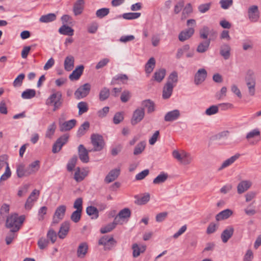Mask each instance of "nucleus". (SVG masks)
Wrapping results in <instances>:
<instances>
[{
    "mask_svg": "<svg viewBox=\"0 0 261 261\" xmlns=\"http://www.w3.org/2000/svg\"><path fill=\"white\" fill-rule=\"evenodd\" d=\"M165 74L166 70L165 69H160L154 72L153 78L156 82L160 83L164 79Z\"/></svg>",
    "mask_w": 261,
    "mask_h": 261,
    "instance_id": "obj_39",
    "label": "nucleus"
},
{
    "mask_svg": "<svg viewBox=\"0 0 261 261\" xmlns=\"http://www.w3.org/2000/svg\"><path fill=\"white\" fill-rule=\"evenodd\" d=\"M124 119L123 112H117L113 117V122L115 124H118L123 121Z\"/></svg>",
    "mask_w": 261,
    "mask_h": 261,
    "instance_id": "obj_61",
    "label": "nucleus"
},
{
    "mask_svg": "<svg viewBox=\"0 0 261 261\" xmlns=\"http://www.w3.org/2000/svg\"><path fill=\"white\" fill-rule=\"evenodd\" d=\"M210 32V29L207 26H204L199 32L200 37L201 39H206L207 38Z\"/></svg>",
    "mask_w": 261,
    "mask_h": 261,
    "instance_id": "obj_62",
    "label": "nucleus"
},
{
    "mask_svg": "<svg viewBox=\"0 0 261 261\" xmlns=\"http://www.w3.org/2000/svg\"><path fill=\"white\" fill-rule=\"evenodd\" d=\"M232 213V211L229 209L223 210L216 215V219L218 221L226 219L231 216Z\"/></svg>",
    "mask_w": 261,
    "mask_h": 261,
    "instance_id": "obj_29",
    "label": "nucleus"
},
{
    "mask_svg": "<svg viewBox=\"0 0 261 261\" xmlns=\"http://www.w3.org/2000/svg\"><path fill=\"white\" fill-rule=\"evenodd\" d=\"M27 169L25 168L24 165L23 164L19 165L16 169L17 175L18 177L29 176V174L27 173Z\"/></svg>",
    "mask_w": 261,
    "mask_h": 261,
    "instance_id": "obj_48",
    "label": "nucleus"
},
{
    "mask_svg": "<svg viewBox=\"0 0 261 261\" xmlns=\"http://www.w3.org/2000/svg\"><path fill=\"white\" fill-rule=\"evenodd\" d=\"M25 219L24 216H18L17 214H13L8 217L6 220L7 227L13 229V231H17Z\"/></svg>",
    "mask_w": 261,
    "mask_h": 261,
    "instance_id": "obj_1",
    "label": "nucleus"
},
{
    "mask_svg": "<svg viewBox=\"0 0 261 261\" xmlns=\"http://www.w3.org/2000/svg\"><path fill=\"white\" fill-rule=\"evenodd\" d=\"M155 66V60L154 58H150L146 63L145 68L147 73H150L154 68Z\"/></svg>",
    "mask_w": 261,
    "mask_h": 261,
    "instance_id": "obj_40",
    "label": "nucleus"
},
{
    "mask_svg": "<svg viewBox=\"0 0 261 261\" xmlns=\"http://www.w3.org/2000/svg\"><path fill=\"white\" fill-rule=\"evenodd\" d=\"M141 106L140 108H143V110L145 109H147L148 113H150L154 111V104L149 99L143 101Z\"/></svg>",
    "mask_w": 261,
    "mask_h": 261,
    "instance_id": "obj_34",
    "label": "nucleus"
},
{
    "mask_svg": "<svg viewBox=\"0 0 261 261\" xmlns=\"http://www.w3.org/2000/svg\"><path fill=\"white\" fill-rule=\"evenodd\" d=\"M234 229L232 226H228L224 229L221 233V238L223 243H226L228 240L232 236Z\"/></svg>",
    "mask_w": 261,
    "mask_h": 261,
    "instance_id": "obj_21",
    "label": "nucleus"
},
{
    "mask_svg": "<svg viewBox=\"0 0 261 261\" xmlns=\"http://www.w3.org/2000/svg\"><path fill=\"white\" fill-rule=\"evenodd\" d=\"M128 78L127 75L125 74H119L115 76L112 80V84H119L118 81H120L122 84H126Z\"/></svg>",
    "mask_w": 261,
    "mask_h": 261,
    "instance_id": "obj_32",
    "label": "nucleus"
},
{
    "mask_svg": "<svg viewBox=\"0 0 261 261\" xmlns=\"http://www.w3.org/2000/svg\"><path fill=\"white\" fill-rule=\"evenodd\" d=\"M77 160V158L76 156H73L69 161L67 165V170L69 171H71L74 168L76 161Z\"/></svg>",
    "mask_w": 261,
    "mask_h": 261,
    "instance_id": "obj_63",
    "label": "nucleus"
},
{
    "mask_svg": "<svg viewBox=\"0 0 261 261\" xmlns=\"http://www.w3.org/2000/svg\"><path fill=\"white\" fill-rule=\"evenodd\" d=\"M207 76V72L204 68L199 69L194 76V83L196 85H199L203 83Z\"/></svg>",
    "mask_w": 261,
    "mask_h": 261,
    "instance_id": "obj_13",
    "label": "nucleus"
},
{
    "mask_svg": "<svg viewBox=\"0 0 261 261\" xmlns=\"http://www.w3.org/2000/svg\"><path fill=\"white\" fill-rule=\"evenodd\" d=\"M77 108L79 110V114L82 115L87 112L88 110V104L86 102L81 101L77 104Z\"/></svg>",
    "mask_w": 261,
    "mask_h": 261,
    "instance_id": "obj_53",
    "label": "nucleus"
},
{
    "mask_svg": "<svg viewBox=\"0 0 261 261\" xmlns=\"http://www.w3.org/2000/svg\"><path fill=\"white\" fill-rule=\"evenodd\" d=\"M91 85L86 83L80 86L75 92L74 95L76 99H80L86 97L90 92Z\"/></svg>",
    "mask_w": 261,
    "mask_h": 261,
    "instance_id": "obj_7",
    "label": "nucleus"
},
{
    "mask_svg": "<svg viewBox=\"0 0 261 261\" xmlns=\"http://www.w3.org/2000/svg\"><path fill=\"white\" fill-rule=\"evenodd\" d=\"M252 185V182L249 180H243L238 185L237 189L239 194H241L249 189Z\"/></svg>",
    "mask_w": 261,
    "mask_h": 261,
    "instance_id": "obj_14",
    "label": "nucleus"
},
{
    "mask_svg": "<svg viewBox=\"0 0 261 261\" xmlns=\"http://www.w3.org/2000/svg\"><path fill=\"white\" fill-rule=\"evenodd\" d=\"M175 85L166 83L163 89L162 97L164 99H168L171 96Z\"/></svg>",
    "mask_w": 261,
    "mask_h": 261,
    "instance_id": "obj_23",
    "label": "nucleus"
},
{
    "mask_svg": "<svg viewBox=\"0 0 261 261\" xmlns=\"http://www.w3.org/2000/svg\"><path fill=\"white\" fill-rule=\"evenodd\" d=\"M25 77V75L23 73L20 74L15 79L13 83V85L15 87H20L23 82V80H24Z\"/></svg>",
    "mask_w": 261,
    "mask_h": 261,
    "instance_id": "obj_59",
    "label": "nucleus"
},
{
    "mask_svg": "<svg viewBox=\"0 0 261 261\" xmlns=\"http://www.w3.org/2000/svg\"><path fill=\"white\" fill-rule=\"evenodd\" d=\"M109 12L110 10L109 8H101L96 11V15L98 18H102L108 15Z\"/></svg>",
    "mask_w": 261,
    "mask_h": 261,
    "instance_id": "obj_58",
    "label": "nucleus"
},
{
    "mask_svg": "<svg viewBox=\"0 0 261 261\" xmlns=\"http://www.w3.org/2000/svg\"><path fill=\"white\" fill-rule=\"evenodd\" d=\"M218 106L212 105L205 110V114L207 116H211L218 113Z\"/></svg>",
    "mask_w": 261,
    "mask_h": 261,
    "instance_id": "obj_54",
    "label": "nucleus"
},
{
    "mask_svg": "<svg viewBox=\"0 0 261 261\" xmlns=\"http://www.w3.org/2000/svg\"><path fill=\"white\" fill-rule=\"evenodd\" d=\"M82 212V211L79 210L74 211L71 215V220L74 223L79 222L81 218Z\"/></svg>",
    "mask_w": 261,
    "mask_h": 261,
    "instance_id": "obj_57",
    "label": "nucleus"
},
{
    "mask_svg": "<svg viewBox=\"0 0 261 261\" xmlns=\"http://www.w3.org/2000/svg\"><path fill=\"white\" fill-rule=\"evenodd\" d=\"M187 25L189 28L182 31L178 35V39L181 42L188 40L194 34L195 32V27L196 25L195 20L193 19L188 20Z\"/></svg>",
    "mask_w": 261,
    "mask_h": 261,
    "instance_id": "obj_3",
    "label": "nucleus"
},
{
    "mask_svg": "<svg viewBox=\"0 0 261 261\" xmlns=\"http://www.w3.org/2000/svg\"><path fill=\"white\" fill-rule=\"evenodd\" d=\"M146 145V144L145 141H143L139 143L134 148L133 152L134 154L138 155L141 154L145 149Z\"/></svg>",
    "mask_w": 261,
    "mask_h": 261,
    "instance_id": "obj_46",
    "label": "nucleus"
},
{
    "mask_svg": "<svg viewBox=\"0 0 261 261\" xmlns=\"http://www.w3.org/2000/svg\"><path fill=\"white\" fill-rule=\"evenodd\" d=\"M180 116V112L178 110H174L168 112L165 116L164 120L167 122L174 121L178 118Z\"/></svg>",
    "mask_w": 261,
    "mask_h": 261,
    "instance_id": "obj_24",
    "label": "nucleus"
},
{
    "mask_svg": "<svg viewBox=\"0 0 261 261\" xmlns=\"http://www.w3.org/2000/svg\"><path fill=\"white\" fill-rule=\"evenodd\" d=\"M74 59L73 56H68L66 57L64 63L65 70L67 71L72 70L74 67Z\"/></svg>",
    "mask_w": 261,
    "mask_h": 261,
    "instance_id": "obj_28",
    "label": "nucleus"
},
{
    "mask_svg": "<svg viewBox=\"0 0 261 261\" xmlns=\"http://www.w3.org/2000/svg\"><path fill=\"white\" fill-rule=\"evenodd\" d=\"M47 207L45 206L41 207L38 210V219L39 221H42L44 219V216L46 214Z\"/></svg>",
    "mask_w": 261,
    "mask_h": 261,
    "instance_id": "obj_60",
    "label": "nucleus"
},
{
    "mask_svg": "<svg viewBox=\"0 0 261 261\" xmlns=\"http://www.w3.org/2000/svg\"><path fill=\"white\" fill-rule=\"evenodd\" d=\"M85 176L86 175L84 172H81L80 168L79 167H77L76 169L74 178L76 181L80 182L82 181L84 179Z\"/></svg>",
    "mask_w": 261,
    "mask_h": 261,
    "instance_id": "obj_56",
    "label": "nucleus"
},
{
    "mask_svg": "<svg viewBox=\"0 0 261 261\" xmlns=\"http://www.w3.org/2000/svg\"><path fill=\"white\" fill-rule=\"evenodd\" d=\"M56 129V123L55 122H53L48 126L45 134V137L49 139L51 138L55 132Z\"/></svg>",
    "mask_w": 261,
    "mask_h": 261,
    "instance_id": "obj_50",
    "label": "nucleus"
},
{
    "mask_svg": "<svg viewBox=\"0 0 261 261\" xmlns=\"http://www.w3.org/2000/svg\"><path fill=\"white\" fill-rule=\"evenodd\" d=\"M91 143L93 148L90 151H100L105 145L103 137L99 134H93L91 136Z\"/></svg>",
    "mask_w": 261,
    "mask_h": 261,
    "instance_id": "obj_4",
    "label": "nucleus"
},
{
    "mask_svg": "<svg viewBox=\"0 0 261 261\" xmlns=\"http://www.w3.org/2000/svg\"><path fill=\"white\" fill-rule=\"evenodd\" d=\"M145 115V111L143 108H138L133 113L132 118L131 119V123L135 125L140 122L144 118Z\"/></svg>",
    "mask_w": 261,
    "mask_h": 261,
    "instance_id": "obj_11",
    "label": "nucleus"
},
{
    "mask_svg": "<svg viewBox=\"0 0 261 261\" xmlns=\"http://www.w3.org/2000/svg\"><path fill=\"white\" fill-rule=\"evenodd\" d=\"M117 225H118V223L115 222V220H114V221L112 223H109L107 225L101 227L100 230V232L101 233L109 232L111 231L114 228H115Z\"/></svg>",
    "mask_w": 261,
    "mask_h": 261,
    "instance_id": "obj_43",
    "label": "nucleus"
},
{
    "mask_svg": "<svg viewBox=\"0 0 261 261\" xmlns=\"http://www.w3.org/2000/svg\"><path fill=\"white\" fill-rule=\"evenodd\" d=\"M36 95V91L34 89H28L24 91L21 94V97L23 99H31Z\"/></svg>",
    "mask_w": 261,
    "mask_h": 261,
    "instance_id": "obj_45",
    "label": "nucleus"
},
{
    "mask_svg": "<svg viewBox=\"0 0 261 261\" xmlns=\"http://www.w3.org/2000/svg\"><path fill=\"white\" fill-rule=\"evenodd\" d=\"M141 16L139 12H130L124 13L122 17L125 19L132 20L139 18Z\"/></svg>",
    "mask_w": 261,
    "mask_h": 261,
    "instance_id": "obj_51",
    "label": "nucleus"
},
{
    "mask_svg": "<svg viewBox=\"0 0 261 261\" xmlns=\"http://www.w3.org/2000/svg\"><path fill=\"white\" fill-rule=\"evenodd\" d=\"M116 244V241L112 236L109 237L105 236L102 237L98 241V244L104 246V249L110 250Z\"/></svg>",
    "mask_w": 261,
    "mask_h": 261,
    "instance_id": "obj_6",
    "label": "nucleus"
},
{
    "mask_svg": "<svg viewBox=\"0 0 261 261\" xmlns=\"http://www.w3.org/2000/svg\"><path fill=\"white\" fill-rule=\"evenodd\" d=\"M79 155L81 161L83 163H88L89 161L88 155V151L82 144L79 145L78 147Z\"/></svg>",
    "mask_w": 261,
    "mask_h": 261,
    "instance_id": "obj_16",
    "label": "nucleus"
},
{
    "mask_svg": "<svg viewBox=\"0 0 261 261\" xmlns=\"http://www.w3.org/2000/svg\"><path fill=\"white\" fill-rule=\"evenodd\" d=\"M178 81V74L177 72H172L169 76L166 83H169L171 85H175Z\"/></svg>",
    "mask_w": 261,
    "mask_h": 261,
    "instance_id": "obj_55",
    "label": "nucleus"
},
{
    "mask_svg": "<svg viewBox=\"0 0 261 261\" xmlns=\"http://www.w3.org/2000/svg\"><path fill=\"white\" fill-rule=\"evenodd\" d=\"M260 138V133L258 128L254 129L247 133L246 138L249 142V143L254 145L257 143Z\"/></svg>",
    "mask_w": 261,
    "mask_h": 261,
    "instance_id": "obj_8",
    "label": "nucleus"
},
{
    "mask_svg": "<svg viewBox=\"0 0 261 261\" xmlns=\"http://www.w3.org/2000/svg\"><path fill=\"white\" fill-rule=\"evenodd\" d=\"M84 0H77L73 6V12L75 15L81 14L84 9Z\"/></svg>",
    "mask_w": 261,
    "mask_h": 261,
    "instance_id": "obj_31",
    "label": "nucleus"
},
{
    "mask_svg": "<svg viewBox=\"0 0 261 261\" xmlns=\"http://www.w3.org/2000/svg\"><path fill=\"white\" fill-rule=\"evenodd\" d=\"M240 154L239 153L236 154L235 155L232 156L230 158L224 161L221 166L218 168V170L220 171L224 168H225L230 165H231L232 164H233L240 157Z\"/></svg>",
    "mask_w": 261,
    "mask_h": 261,
    "instance_id": "obj_26",
    "label": "nucleus"
},
{
    "mask_svg": "<svg viewBox=\"0 0 261 261\" xmlns=\"http://www.w3.org/2000/svg\"><path fill=\"white\" fill-rule=\"evenodd\" d=\"M210 44V39L205 41L200 42L197 46L196 51L199 53H203L206 52L209 47Z\"/></svg>",
    "mask_w": 261,
    "mask_h": 261,
    "instance_id": "obj_36",
    "label": "nucleus"
},
{
    "mask_svg": "<svg viewBox=\"0 0 261 261\" xmlns=\"http://www.w3.org/2000/svg\"><path fill=\"white\" fill-rule=\"evenodd\" d=\"M230 47L226 43L222 44L220 49V54L225 60H227L230 56Z\"/></svg>",
    "mask_w": 261,
    "mask_h": 261,
    "instance_id": "obj_25",
    "label": "nucleus"
},
{
    "mask_svg": "<svg viewBox=\"0 0 261 261\" xmlns=\"http://www.w3.org/2000/svg\"><path fill=\"white\" fill-rule=\"evenodd\" d=\"M110 95V90L108 88L104 87L100 91L99 98L100 101L106 100Z\"/></svg>",
    "mask_w": 261,
    "mask_h": 261,
    "instance_id": "obj_52",
    "label": "nucleus"
},
{
    "mask_svg": "<svg viewBox=\"0 0 261 261\" xmlns=\"http://www.w3.org/2000/svg\"><path fill=\"white\" fill-rule=\"evenodd\" d=\"M180 163L184 165H188L192 163L193 161V156L189 152L182 150V156Z\"/></svg>",
    "mask_w": 261,
    "mask_h": 261,
    "instance_id": "obj_30",
    "label": "nucleus"
},
{
    "mask_svg": "<svg viewBox=\"0 0 261 261\" xmlns=\"http://www.w3.org/2000/svg\"><path fill=\"white\" fill-rule=\"evenodd\" d=\"M248 13L251 21L256 22L257 21L259 17V12L257 6L253 5L250 7L248 9Z\"/></svg>",
    "mask_w": 261,
    "mask_h": 261,
    "instance_id": "obj_15",
    "label": "nucleus"
},
{
    "mask_svg": "<svg viewBox=\"0 0 261 261\" xmlns=\"http://www.w3.org/2000/svg\"><path fill=\"white\" fill-rule=\"evenodd\" d=\"M87 215L91 217L93 219H96L99 216L98 209L93 206H89L86 208Z\"/></svg>",
    "mask_w": 261,
    "mask_h": 261,
    "instance_id": "obj_35",
    "label": "nucleus"
},
{
    "mask_svg": "<svg viewBox=\"0 0 261 261\" xmlns=\"http://www.w3.org/2000/svg\"><path fill=\"white\" fill-rule=\"evenodd\" d=\"M131 216V211L128 208H124L121 210L115 217L114 220L118 224H122L123 220L128 219Z\"/></svg>",
    "mask_w": 261,
    "mask_h": 261,
    "instance_id": "obj_10",
    "label": "nucleus"
},
{
    "mask_svg": "<svg viewBox=\"0 0 261 261\" xmlns=\"http://www.w3.org/2000/svg\"><path fill=\"white\" fill-rule=\"evenodd\" d=\"M68 138V135H64L58 138L53 145V152L54 153L58 152L61 149L62 146L67 143Z\"/></svg>",
    "mask_w": 261,
    "mask_h": 261,
    "instance_id": "obj_9",
    "label": "nucleus"
},
{
    "mask_svg": "<svg viewBox=\"0 0 261 261\" xmlns=\"http://www.w3.org/2000/svg\"><path fill=\"white\" fill-rule=\"evenodd\" d=\"M39 194L40 192L39 190L35 189L33 191L25 203L24 206L25 209L30 210L32 208L34 204V202L38 199Z\"/></svg>",
    "mask_w": 261,
    "mask_h": 261,
    "instance_id": "obj_12",
    "label": "nucleus"
},
{
    "mask_svg": "<svg viewBox=\"0 0 261 261\" xmlns=\"http://www.w3.org/2000/svg\"><path fill=\"white\" fill-rule=\"evenodd\" d=\"M88 250V245L86 242L80 243L77 247L76 255L77 257L83 258L87 254Z\"/></svg>",
    "mask_w": 261,
    "mask_h": 261,
    "instance_id": "obj_19",
    "label": "nucleus"
},
{
    "mask_svg": "<svg viewBox=\"0 0 261 261\" xmlns=\"http://www.w3.org/2000/svg\"><path fill=\"white\" fill-rule=\"evenodd\" d=\"M90 127V123L88 121H85L82 124L80 127L79 128L77 132V136L79 137L85 135L86 132L89 129Z\"/></svg>",
    "mask_w": 261,
    "mask_h": 261,
    "instance_id": "obj_42",
    "label": "nucleus"
},
{
    "mask_svg": "<svg viewBox=\"0 0 261 261\" xmlns=\"http://www.w3.org/2000/svg\"><path fill=\"white\" fill-rule=\"evenodd\" d=\"M70 228V223L65 221L61 225L59 231L58 233V237L61 239H64L67 235Z\"/></svg>",
    "mask_w": 261,
    "mask_h": 261,
    "instance_id": "obj_17",
    "label": "nucleus"
},
{
    "mask_svg": "<svg viewBox=\"0 0 261 261\" xmlns=\"http://www.w3.org/2000/svg\"><path fill=\"white\" fill-rule=\"evenodd\" d=\"M40 168V162L36 160L30 164L27 167V173L29 175L34 174L38 171Z\"/></svg>",
    "mask_w": 261,
    "mask_h": 261,
    "instance_id": "obj_27",
    "label": "nucleus"
},
{
    "mask_svg": "<svg viewBox=\"0 0 261 261\" xmlns=\"http://www.w3.org/2000/svg\"><path fill=\"white\" fill-rule=\"evenodd\" d=\"M245 83L256 82V77L255 72L251 69L247 71L245 76Z\"/></svg>",
    "mask_w": 261,
    "mask_h": 261,
    "instance_id": "obj_44",
    "label": "nucleus"
},
{
    "mask_svg": "<svg viewBox=\"0 0 261 261\" xmlns=\"http://www.w3.org/2000/svg\"><path fill=\"white\" fill-rule=\"evenodd\" d=\"M66 206L61 205L57 207L53 216L52 224H58L62 220L65 214Z\"/></svg>",
    "mask_w": 261,
    "mask_h": 261,
    "instance_id": "obj_5",
    "label": "nucleus"
},
{
    "mask_svg": "<svg viewBox=\"0 0 261 261\" xmlns=\"http://www.w3.org/2000/svg\"><path fill=\"white\" fill-rule=\"evenodd\" d=\"M59 32L62 35L71 36L73 35L74 30L71 27L64 24L59 28Z\"/></svg>",
    "mask_w": 261,
    "mask_h": 261,
    "instance_id": "obj_37",
    "label": "nucleus"
},
{
    "mask_svg": "<svg viewBox=\"0 0 261 261\" xmlns=\"http://www.w3.org/2000/svg\"><path fill=\"white\" fill-rule=\"evenodd\" d=\"M84 69L83 65L77 66L69 75V78L71 81L77 80L82 74Z\"/></svg>",
    "mask_w": 261,
    "mask_h": 261,
    "instance_id": "obj_22",
    "label": "nucleus"
},
{
    "mask_svg": "<svg viewBox=\"0 0 261 261\" xmlns=\"http://www.w3.org/2000/svg\"><path fill=\"white\" fill-rule=\"evenodd\" d=\"M63 103V99L62 93L60 91L53 93L46 99L45 102L47 106H53V111H56L61 108Z\"/></svg>",
    "mask_w": 261,
    "mask_h": 261,
    "instance_id": "obj_2",
    "label": "nucleus"
},
{
    "mask_svg": "<svg viewBox=\"0 0 261 261\" xmlns=\"http://www.w3.org/2000/svg\"><path fill=\"white\" fill-rule=\"evenodd\" d=\"M168 177L167 173L162 172L158 175L153 180V183L155 185L161 184L165 182Z\"/></svg>",
    "mask_w": 261,
    "mask_h": 261,
    "instance_id": "obj_41",
    "label": "nucleus"
},
{
    "mask_svg": "<svg viewBox=\"0 0 261 261\" xmlns=\"http://www.w3.org/2000/svg\"><path fill=\"white\" fill-rule=\"evenodd\" d=\"M120 170L119 169H114L111 170L105 178V182L109 184L113 182L117 178L120 174Z\"/></svg>",
    "mask_w": 261,
    "mask_h": 261,
    "instance_id": "obj_18",
    "label": "nucleus"
},
{
    "mask_svg": "<svg viewBox=\"0 0 261 261\" xmlns=\"http://www.w3.org/2000/svg\"><path fill=\"white\" fill-rule=\"evenodd\" d=\"M248 89V95L250 96H253L255 94L256 82L246 83Z\"/></svg>",
    "mask_w": 261,
    "mask_h": 261,
    "instance_id": "obj_49",
    "label": "nucleus"
},
{
    "mask_svg": "<svg viewBox=\"0 0 261 261\" xmlns=\"http://www.w3.org/2000/svg\"><path fill=\"white\" fill-rule=\"evenodd\" d=\"M255 201L250 203L244 210L245 214L248 216H253L256 213L255 206L254 205Z\"/></svg>",
    "mask_w": 261,
    "mask_h": 261,
    "instance_id": "obj_47",
    "label": "nucleus"
},
{
    "mask_svg": "<svg viewBox=\"0 0 261 261\" xmlns=\"http://www.w3.org/2000/svg\"><path fill=\"white\" fill-rule=\"evenodd\" d=\"M75 119H71L64 122H59L60 129L61 132L68 131L72 129L76 124Z\"/></svg>",
    "mask_w": 261,
    "mask_h": 261,
    "instance_id": "obj_20",
    "label": "nucleus"
},
{
    "mask_svg": "<svg viewBox=\"0 0 261 261\" xmlns=\"http://www.w3.org/2000/svg\"><path fill=\"white\" fill-rule=\"evenodd\" d=\"M136 200L135 203L138 205H143L148 202L150 200V194L148 193L144 194L142 196L139 197L136 196Z\"/></svg>",
    "mask_w": 261,
    "mask_h": 261,
    "instance_id": "obj_33",
    "label": "nucleus"
},
{
    "mask_svg": "<svg viewBox=\"0 0 261 261\" xmlns=\"http://www.w3.org/2000/svg\"><path fill=\"white\" fill-rule=\"evenodd\" d=\"M56 19V15L54 13H49L46 15L41 16L39 18V21L43 23H48L53 21Z\"/></svg>",
    "mask_w": 261,
    "mask_h": 261,
    "instance_id": "obj_38",
    "label": "nucleus"
},
{
    "mask_svg": "<svg viewBox=\"0 0 261 261\" xmlns=\"http://www.w3.org/2000/svg\"><path fill=\"white\" fill-rule=\"evenodd\" d=\"M47 237L50 240L51 243L54 244L57 239V233L53 229H50L47 233Z\"/></svg>",
    "mask_w": 261,
    "mask_h": 261,
    "instance_id": "obj_64",
    "label": "nucleus"
}]
</instances>
